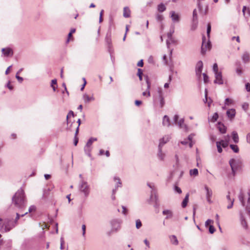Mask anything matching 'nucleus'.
I'll return each mask as SVG.
<instances>
[{"instance_id":"64","label":"nucleus","mask_w":250,"mask_h":250,"mask_svg":"<svg viewBox=\"0 0 250 250\" xmlns=\"http://www.w3.org/2000/svg\"><path fill=\"white\" fill-rule=\"evenodd\" d=\"M247 141L248 143L250 144V133L247 135Z\"/></svg>"},{"instance_id":"38","label":"nucleus","mask_w":250,"mask_h":250,"mask_svg":"<svg viewBox=\"0 0 250 250\" xmlns=\"http://www.w3.org/2000/svg\"><path fill=\"white\" fill-rule=\"evenodd\" d=\"M218 118V114L217 112H216L212 116V117L210 119V121L211 122L214 123L217 121Z\"/></svg>"},{"instance_id":"42","label":"nucleus","mask_w":250,"mask_h":250,"mask_svg":"<svg viewBox=\"0 0 250 250\" xmlns=\"http://www.w3.org/2000/svg\"><path fill=\"white\" fill-rule=\"evenodd\" d=\"M211 31V25L210 23H208L207 25V33L208 38H209L210 33Z\"/></svg>"},{"instance_id":"16","label":"nucleus","mask_w":250,"mask_h":250,"mask_svg":"<svg viewBox=\"0 0 250 250\" xmlns=\"http://www.w3.org/2000/svg\"><path fill=\"white\" fill-rule=\"evenodd\" d=\"M105 42L109 48H110L112 43L111 32H108L105 37Z\"/></svg>"},{"instance_id":"3","label":"nucleus","mask_w":250,"mask_h":250,"mask_svg":"<svg viewBox=\"0 0 250 250\" xmlns=\"http://www.w3.org/2000/svg\"><path fill=\"white\" fill-rule=\"evenodd\" d=\"M154 102L155 103H159L160 107L161 108L163 107L165 104V101L162 90L161 88H159L158 90L157 94L154 97Z\"/></svg>"},{"instance_id":"60","label":"nucleus","mask_w":250,"mask_h":250,"mask_svg":"<svg viewBox=\"0 0 250 250\" xmlns=\"http://www.w3.org/2000/svg\"><path fill=\"white\" fill-rule=\"evenodd\" d=\"M158 157H159V158L161 159V160H163L164 159V154L162 153V152H160V151H159V153H158Z\"/></svg>"},{"instance_id":"54","label":"nucleus","mask_w":250,"mask_h":250,"mask_svg":"<svg viewBox=\"0 0 250 250\" xmlns=\"http://www.w3.org/2000/svg\"><path fill=\"white\" fill-rule=\"evenodd\" d=\"M16 78L21 83H22L23 80V79L22 77L19 76V75H16Z\"/></svg>"},{"instance_id":"63","label":"nucleus","mask_w":250,"mask_h":250,"mask_svg":"<svg viewBox=\"0 0 250 250\" xmlns=\"http://www.w3.org/2000/svg\"><path fill=\"white\" fill-rule=\"evenodd\" d=\"M142 102L141 101L136 100L135 101V104L136 106H139L142 104Z\"/></svg>"},{"instance_id":"22","label":"nucleus","mask_w":250,"mask_h":250,"mask_svg":"<svg viewBox=\"0 0 250 250\" xmlns=\"http://www.w3.org/2000/svg\"><path fill=\"white\" fill-rule=\"evenodd\" d=\"M123 16L125 18H129L130 16V10L128 7L124 8Z\"/></svg>"},{"instance_id":"26","label":"nucleus","mask_w":250,"mask_h":250,"mask_svg":"<svg viewBox=\"0 0 250 250\" xmlns=\"http://www.w3.org/2000/svg\"><path fill=\"white\" fill-rule=\"evenodd\" d=\"M232 139L235 143H238L239 142V137L237 133L234 131L232 132Z\"/></svg>"},{"instance_id":"43","label":"nucleus","mask_w":250,"mask_h":250,"mask_svg":"<svg viewBox=\"0 0 250 250\" xmlns=\"http://www.w3.org/2000/svg\"><path fill=\"white\" fill-rule=\"evenodd\" d=\"M219 142H220L221 144V146L224 148H225L228 146V142H225L224 140H221Z\"/></svg>"},{"instance_id":"34","label":"nucleus","mask_w":250,"mask_h":250,"mask_svg":"<svg viewBox=\"0 0 250 250\" xmlns=\"http://www.w3.org/2000/svg\"><path fill=\"white\" fill-rule=\"evenodd\" d=\"M78 128H77L76 130V132H75V136H74V146H77V144L78 143V141H79V138H78L77 137V135L78 134Z\"/></svg>"},{"instance_id":"35","label":"nucleus","mask_w":250,"mask_h":250,"mask_svg":"<svg viewBox=\"0 0 250 250\" xmlns=\"http://www.w3.org/2000/svg\"><path fill=\"white\" fill-rule=\"evenodd\" d=\"M189 173L190 175L196 176L198 174V170L197 168H194L190 170Z\"/></svg>"},{"instance_id":"23","label":"nucleus","mask_w":250,"mask_h":250,"mask_svg":"<svg viewBox=\"0 0 250 250\" xmlns=\"http://www.w3.org/2000/svg\"><path fill=\"white\" fill-rule=\"evenodd\" d=\"M171 243L174 245H177L179 243L176 236L174 235L169 236Z\"/></svg>"},{"instance_id":"56","label":"nucleus","mask_w":250,"mask_h":250,"mask_svg":"<svg viewBox=\"0 0 250 250\" xmlns=\"http://www.w3.org/2000/svg\"><path fill=\"white\" fill-rule=\"evenodd\" d=\"M205 99L204 100L205 103H207L208 102V90L207 89H205Z\"/></svg>"},{"instance_id":"2","label":"nucleus","mask_w":250,"mask_h":250,"mask_svg":"<svg viewBox=\"0 0 250 250\" xmlns=\"http://www.w3.org/2000/svg\"><path fill=\"white\" fill-rule=\"evenodd\" d=\"M229 164L231 167L232 174L233 176L235 175V172L241 168L242 162L239 160H235L234 159H231L229 161Z\"/></svg>"},{"instance_id":"39","label":"nucleus","mask_w":250,"mask_h":250,"mask_svg":"<svg viewBox=\"0 0 250 250\" xmlns=\"http://www.w3.org/2000/svg\"><path fill=\"white\" fill-rule=\"evenodd\" d=\"M142 75H143L142 70L141 68H138V72H137V76L139 77L140 81L142 80V79H143Z\"/></svg>"},{"instance_id":"24","label":"nucleus","mask_w":250,"mask_h":250,"mask_svg":"<svg viewBox=\"0 0 250 250\" xmlns=\"http://www.w3.org/2000/svg\"><path fill=\"white\" fill-rule=\"evenodd\" d=\"M218 129L219 130V131L222 133V134H224L226 132V126L223 125V124H221V123H219L218 124Z\"/></svg>"},{"instance_id":"10","label":"nucleus","mask_w":250,"mask_h":250,"mask_svg":"<svg viewBox=\"0 0 250 250\" xmlns=\"http://www.w3.org/2000/svg\"><path fill=\"white\" fill-rule=\"evenodd\" d=\"M1 51L5 57H11L13 55V50L9 47L2 48Z\"/></svg>"},{"instance_id":"32","label":"nucleus","mask_w":250,"mask_h":250,"mask_svg":"<svg viewBox=\"0 0 250 250\" xmlns=\"http://www.w3.org/2000/svg\"><path fill=\"white\" fill-rule=\"evenodd\" d=\"M84 150L86 155H87L89 157L91 156V147L85 146Z\"/></svg>"},{"instance_id":"29","label":"nucleus","mask_w":250,"mask_h":250,"mask_svg":"<svg viewBox=\"0 0 250 250\" xmlns=\"http://www.w3.org/2000/svg\"><path fill=\"white\" fill-rule=\"evenodd\" d=\"M238 198H239V201H240V202L242 204V205L244 207L245 206V201H244V195L243 194V193L241 192L238 196Z\"/></svg>"},{"instance_id":"45","label":"nucleus","mask_w":250,"mask_h":250,"mask_svg":"<svg viewBox=\"0 0 250 250\" xmlns=\"http://www.w3.org/2000/svg\"><path fill=\"white\" fill-rule=\"evenodd\" d=\"M203 79H204V82L205 83H207L208 82L209 80H208V76L206 74V73H203Z\"/></svg>"},{"instance_id":"25","label":"nucleus","mask_w":250,"mask_h":250,"mask_svg":"<svg viewBox=\"0 0 250 250\" xmlns=\"http://www.w3.org/2000/svg\"><path fill=\"white\" fill-rule=\"evenodd\" d=\"M189 193H187L182 203V207L185 208L187 207L188 202V201Z\"/></svg>"},{"instance_id":"47","label":"nucleus","mask_w":250,"mask_h":250,"mask_svg":"<svg viewBox=\"0 0 250 250\" xmlns=\"http://www.w3.org/2000/svg\"><path fill=\"white\" fill-rule=\"evenodd\" d=\"M213 70L215 74L219 72H218V65L216 63H215L213 65Z\"/></svg>"},{"instance_id":"62","label":"nucleus","mask_w":250,"mask_h":250,"mask_svg":"<svg viewBox=\"0 0 250 250\" xmlns=\"http://www.w3.org/2000/svg\"><path fill=\"white\" fill-rule=\"evenodd\" d=\"M144 65L143 60H141L137 63V66L139 67H143Z\"/></svg>"},{"instance_id":"12","label":"nucleus","mask_w":250,"mask_h":250,"mask_svg":"<svg viewBox=\"0 0 250 250\" xmlns=\"http://www.w3.org/2000/svg\"><path fill=\"white\" fill-rule=\"evenodd\" d=\"M170 137L169 136H165L163 138L160 139V143L158 147L159 150L160 152H161V147L162 146L167 143L169 140Z\"/></svg>"},{"instance_id":"14","label":"nucleus","mask_w":250,"mask_h":250,"mask_svg":"<svg viewBox=\"0 0 250 250\" xmlns=\"http://www.w3.org/2000/svg\"><path fill=\"white\" fill-rule=\"evenodd\" d=\"M227 115L230 119H233L235 116L236 111L234 109H230L227 111Z\"/></svg>"},{"instance_id":"53","label":"nucleus","mask_w":250,"mask_h":250,"mask_svg":"<svg viewBox=\"0 0 250 250\" xmlns=\"http://www.w3.org/2000/svg\"><path fill=\"white\" fill-rule=\"evenodd\" d=\"M235 65L236 67V68H242L241 63L239 61H237L235 62Z\"/></svg>"},{"instance_id":"19","label":"nucleus","mask_w":250,"mask_h":250,"mask_svg":"<svg viewBox=\"0 0 250 250\" xmlns=\"http://www.w3.org/2000/svg\"><path fill=\"white\" fill-rule=\"evenodd\" d=\"M242 59L244 63L249 62L250 60V54L247 52H245L242 56Z\"/></svg>"},{"instance_id":"44","label":"nucleus","mask_w":250,"mask_h":250,"mask_svg":"<svg viewBox=\"0 0 250 250\" xmlns=\"http://www.w3.org/2000/svg\"><path fill=\"white\" fill-rule=\"evenodd\" d=\"M142 223L139 219L136 221V227L137 229H140L142 227Z\"/></svg>"},{"instance_id":"20","label":"nucleus","mask_w":250,"mask_h":250,"mask_svg":"<svg viewBox=\"0 0 250 250\" xmlns=\"http://www.w3.org/2000/svg\"><path fill=\"white\" fill-rule=\"evenodd\" d=\"M163 125L167 127L170 125V120L167 115H165L163 118Z\"/></svg>"},{"instance_id":"13","label":"nucleus","mask_w":250,"mask_h":250,"mask_svg":"<svg viewBox=\"0 0 250 250\" xmlns=\"http://www.w3.org/2000/svg\"><path fill=\"white\" fill-rule=\"evenodd\" d=\"M205 188L206 190V198L207 199V201L210 204L212 203V201H211L210 199V198L212 195V190L210 188H209L207 186L205 187Z\"/></svg>"},{"instance_id":"18","label":"nucleus","mask_w":250,"mask_h":250,"mask_svg":"<svg viewBox=\"0 0 250 250\" xmlns=\"http://www.w3.org/2000/svg\"><path fill=\"white\" fill-rule=\"evenodd\" d=\"M171 18L173 21L179 22L180 21L179 16L176 14L174 11L170 12Z\"/></svg>"},{"instance_id":"58","label":"nucleus","mask_w":250,"mask_h":250,"mask_svg":"<svg viewBox=\"0 0 250 250\" xmlns=\"http://www.w3.org/2000/svg\"><path fill=\"white\" fill-rule=\"evenodd\" d=\"M122 208H123L122 213L125 215H126L127 213V209H126V208L125 206H123Z\"/></svg>"},{"instance_id":"28","label":"nucleus","mask_w":250,"mask_h":250,"mask_svg":"<svg viewBox=\"0 0 250 250\" xmlns=\"http://www.w3.org/2000/svg\"><path fill=\"white\" fill-rule=\"evenodd\" d=\"M83 99L84 102L85 103H89L90 101L93 100L94 98L92 97H89L86 94H84L83 95Z\"/></svg>"},{"instance_id":"8","label":"nucleus","mask_w":250,"mask_h":250,"mask_svg":"<svg viewBox=\"0 0 250 250\" xmlns=\"http://www.w3.org/2000/svg\"><path fill=\"white\" fill-rule=\"evenodd\" d=\"M145 78V80L146 81V83L147 84V89H146V91L143 92L142 94L144 96H147V97H150V93L149 89H150V86H151V83L149 81V78H148V76H146Z\"/></svg>"},{"instance_id":"15","label":"nucleus","mask_w":250,"mask_h":250,"mask_svg":"<svg viewBox=\"0 0 250 250\" xmlns=\"http://www.w3.org/2000/svg\"><path fill=\"white\" fill-rule=\"evenodd\" d=\"M178 119L179 116L178 115H175L174 116L173 120L175 124H177L180 127H182V125L184 124V119H181L179 121H178Z\"/></svg>"},{"instance_id":"30","label":"nucleus","mask_w":250,"mask_h":250,"mask_svg":"<svg viewBox=\"0 0 250 250\" xmlns=\"http://www.w3.org/2000/svg\"><path fill=\"white\" fill-rule=\"evenodd\" d=\"M174 32V27H172L170 29V30L169 32L167 34V36L168 39V40H172V35Z\"/></svg>"},{"instance_id":"40","label":"nucleus","mask_w":250,"mask_h":250,"mask_svg":"<svg viewBox=\"0 0 250 250\" xmlns=\"http://www.w3.org/2000/svg\"><path fill=\"white\" fill-rule=\"evenodd\" d=\"M197 20H198L197 13L196 9H195L193 11L192 21H196Z\"/></svg>"},{"instance_id":"31","label":"nucleus","mask_w":250,"mask_h":250,"mask_svg":"<svg viewBox=\"0 0 250 250\" xmlns=\"http://www.w3.org/2000/svg\"><path fill=\"white\" fill-rule=\"evenodd\" d=\"M166 9V7L163 3H161L158 5V10L160 12H163L165 11Z\"/></svg>"},{"instance_id":"5","label":"nucleus","mask_w":250,"mask_h":250,"mask_svg":"<svg viewBox=\"0 0 250 250\" xmlns=\"http://www.w3.org/2000/svg\"><path fill=\"white\" fill-rule=\"evenodd\" d=\"M211 48V43L209 40H208L206 42V37L203 35L202 37V45L201 46V54L202 55H205L206 53L207 49H210Z\"/></svg>"},{"instance_id":"9","label":"nucleus","mask_w":250,"mask_h":250,"mask_svg":"<svg viewBox=\"0 0 250 250\" xmlns=\"http://www.w3.org/2000/svg\"><path fill=\"white\" fill-rule=\"evenodd\" d=\"M71 116L73 117L74 116V112L72 111L71 110V111H69V112L68 113V114H67V117H66V120H67V125H68L70 123H71V125H70V126L69 127H68V126L67 127V129H69L70 130H72L71 127L74 124L76 125V124L75 123V121L74 120L73 121V122H71V120L70 119H69V118H70Z\"/></svg>"},{"instance_id":"52","label":"nucleus","mask_w":250,"mask_h":250,"mask_svg":"<svg viewBox=\"0 0 250 250\" xmlns=\"http://www.w3.org/2000/svg\"><path fill=\"white\" fill-rule=\"evenodd\" d=\"M236 72L239 75H241L242 73V68H236Z\"/></svg>"},{"instance_id":"41","label":"nucleus","mask_w":250,"mask_h":250,"mask_svg":"<svg viewBox=\"0 0 250 250\" xmlns=\"http://www.w3.org/2000/svg\"><path fill=\"white\" fill-rule=\"evenodd\" d=\"M216 146L217 148V150L219 153H221L222 152V148L221 147V143L219 142H216Z\"/></svg>"},{"instance_id":"36","label":"nucleus","mask_w":250,"mask_h":250,"mask_svg":"<svg viewBox=\"0 0 250 250\" xmlns=\"http://www.w3.org/2000/svg\"><path fill=\"white\" fill-rule=\"evenodd\" d=\"M230 147L235 153H238L239 151V149L237 145H230Z\"/></svg>"},{"instance_id":"1","label":"nucleus","mask_w":250,"mask_h":250,"mask_svg":"<svg viewBox=\"0 0 250 250\" xmlns=\"http://www.w3.org/2000/svg\"><path fill=\"white\" fill-rule=\"evenodd\" d=\"M12 203L15 206L22 210L26 207L27 200L23 190L20 188L12 197Z\"/></svg>"},{"instance_id":"7","label":"nucleus","mask_w":250,"mask_h":250,"mask_svg":"<svg viewBox=\"0 0 250 250\" xmlns=\"http://www.w3.org/2000/svg\"><path fill=\"white\" fill-rule=\"evenodd\" d=\"M203 67V62L201 61H198L196 66V74L199 79L201 77V73Z\"/></svg>"},{"instance_id":"55","label":"nucleus","mask_w":250,"mask_h":250,"mask_svg":"<svg viewBox=\"0 0 250 250\" xmlns=\"http://www.w3.org/2000/svg\"><path fill=\"white\" fill-rule=\"evenodd\" d=\"M249 198L248 200V205L247 208H250V191L248 192Z\"/></svg>"},{"instance_id":"50","label":"nucleus","mask_w":250,"mask_h":250,"mask_svg":"<svg viewBox=\"0 0 250 250\" xmlns=\"http://www.w3.org/2000/svg\"><path fill=\"white\" fill-rule=\"evenodd\" d=\"M20 217H21V214H20L19 213H16V217L15 218V220H14L13 221L16 223V224L17 225L18 224V221Z\"/></svg>"},{"instance_id":"17","label":"nucleus","mask_w":250,"mask_h":250,"mask_svg":"<svg viewBox=\"0 0 250 250\" xmlns=\"http://www.w3.org/2000/svg\"><path fill=\"white\" fill-rule=\"evenodd\" d=\"M226 197H227V199L228 202H230V204L227 206V208L228 209H230L233 207L234 201V199H231L230 198V192H229V191L228 192V194L227 195Z\"/></svg>"},{"instance_id":"49","label":"nucleus","mask_w":250,"mask_h":250,"mask_svg":"<svg viewBox=\"0 0 250 250\" xmlns=\"http://www.w3.org/2000/svg\"><path fill=\"white\" fill-rule=\"evenodd\" d=\"M215 231V229L212 225H210L209 227V232L210 233L212 234Z\"/></svg>"},{"instance_id":"6","label":"nucleus","mask_w":250,"mask_h":250,"mask_svg":"<svg viewBox=\"0 0 250 250\" xmlns=\"http://www.w3.org/2000/svg\"><path fill=\"white\" fill-rule=\"evenodd\" d=\"M79 189L81 192L84 193L86 197L88 195L89 193V188L87 182L82 180L79 186Z\"/></svg>"},{"instance_id":"57","label":"nucleus","mask_w":250,"mask_h":250,"mask_svg":"<svg viewBox=\"0 0 250 250\" xmlns=\"http://www.w3.org/2000/svg\"><path fill=\"white\" fill-rule=\"evenodd\" d=\"M174 189H175V190L178 193L181 194L182 193V190L181 189V188L179 187H178L177 186H175Z\"/></svg>"},{"instance_id":"37","label":"nucleus","mask_w":250,"mask_h":250,"mask_svg":"<svg viewBox=\"0 0 250 250\" xmlns=\"http://www.w3.org/2000/svg\"><path fill=\"white\" fill-rule=\"evenodd\" d=\"M197 25H198V20H197L196 21H192V23L191 26V30H193V31L195 30L197 27Z\"/></svg>"},{"instance_id":"46","label":"nucleus","mask_w":250,"mask_h":250,"mask_svg":"<svg viewBox=\"0 0 250 250\" xmlns=\"http://www.w3.org/2000/svg\"><path fill=\"white\" fill-rule=\"evenodd\" d=\"M156 20L158 21H162L164 20V17L161 14H157L156 15Z\"/></svg>"},{"instance_id":"61","label":"nucleus","mask_w":250,"mask_h":250,"mask_svg":"<svg viewBox=\"0 0 250 250\" xmlns=\"http://www.w3.org/2000/svg\"><path fill=\"white\" fill-rule=\"evenodd\" d=\"M246 89L248 92H250V83H247L245 85Z\"/></svg>"},{"instance_id":"27","label":"nucleus","mask_w":250,"mask_h":250,"mask_svg":"<svg viewBox=\"0 0 250 250\" xmlns=\"http://www.w3.org/2000/svg\"><path fill=\"white\" fill-rule=\"evenodd\" d=\"M163 214L164 215H167V216L166 217V219H168L172 216V212L170 210H164L163 211Z\"/></svg>"},{"instance_id":"21","label":"nucleus","mask_w":250,"mask_h":250,"mask_svg":"<svg viewBox=\"0 0 250 250\" xmlns=\"http://www.w3.org/2000/svg\"><path fill=\"white\" fill-rule=\"evenodd\" d=\"M240 220L241 225L243 227L244 229H247L248 228V226L244 216L242 214H241Z\"/></svg>"},{"instance_id":"51","label":"nucleus","mask_w":250,"mask_h":250,"mask_svg":"<svg viewBox=\"0 0 250 250\" xmlns=\"http://www.w3.org/2000/svg\"><path fill=\"white\" fill-rule=\"evenodd\" d=\"M233 102L232 100L229 99V98H226L225 99V104L229 105V104H232Z\"/></svg>"},{"instance_id":"48","label":"nucleus","mask_w":250,"mask_h":250,"mask_svg":"<svg viewBox=\"0 0 250 250\" xmlns=\"http://www.w3.org/2000/svg\"><path fill=\"white\" fill-rule=\"evenodd\" d=\"M36 208L35 206L34 205H32V206H31L29 208V209H28V213H30V212H32L33 211H34L36 210Z\"/></svg>"},{"instance_id":"4","label":"nucleus","mask_w":250,"mask_h":250,"mask_svg":"<svg viewBox=\"0 0 250 250\" xmlns=\"http://www.w3.org/2000/svg\"><path fill=\"white\" fill-rule=\"evenodd\" d=\"M17 225L16 223L10 219H6L3 224L2 227L3 228L5 232L9 231L13 228H15Z\"/></svg>"},{"instance_id":"11","label":"nucleus","mask_w":250,"mask_h":250,"mask_svg":"<svg viewBox=\"0 0 250 250\" xmlns=\"http://www.w3.org/2000/svg\"><path fill=\"white\" fill-rule=\"evenodd\" d=\"M215 80L214 81L215 83H218L219 84H222L223 83V80L222 79V73L219 72L215 74Z\"/></svg>"},{"instance_id":"33","label":"nucleus","mask_w":250,"mask_h":250,"mask_svg":"<svg viewBox=\"0 0 250 250\" xmlns=\"http://www.w3.org/2000/svg\"><path fill=\"white\" fill-rule=\"evenodd\" d=\"M97 140V139L96 138H90L88 141H87L86 144V146H90L91 147L93 142L94 141H96Z\"/></svg>"},{"instance_id":"59","label":"nucleus","mask_w":250,"mask_h":250,"mask_svg":"<svg viewBox=\"0 0 250 250\" xmlns=\"http://www.w3.org/2000/svg\"><path fill=\"white\" fill-rule=\"evenodd\" d=\"M6 87H7L8 89H9L10 90H12L13 87V86L10 84V82L9 81L7 84L6 85Z\"/></svg>"}]
</instances>
